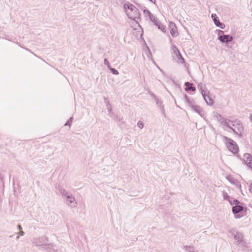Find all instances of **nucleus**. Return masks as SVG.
<instances>
[{"mask_svg":"<svg viewBox=\"0 0 252 252\" xmlns=\"http://www.w3.org/2000/svg\"><path fill=\"white\" fill-rule=\"evenodd\" d=\"M124 7L128 18L132 19L137 23L138 20L140 19V14L138 9L131 3H125Z\"/></svg>","mask_w":252,"mask_h":252,"instance_id":"nucleus-1","label":"nucleus"},{"mask_svg":"<svg viewBox=\"0 0 252 252\" xmlns=\"http://www.w3.org/2000/svg\"><path fill=\"white\" fill-rule=\"evenodd\" d=\"M229 126L226 127L231 129L234 133L240 137H242L244 132V127L241 121L238 120H230L228 123Z\"/></svg>","mask_w":252,"mask_h":252,"instance_id":"nucleus-2","label":"nucleus"},{"mask_svg":"<svg viewBox=\"0 0 252 252\" xmlns=\"http://www.w3.org/2000/svg\"><path fill=\"white\" fill-rule=\"evenodd\" d=\"M222 140L229 151L234 154L238 152V146L233 139L225 136H223Z\"/></svg>","mask_w":252,"mask_h":252,"instance_id":"nucleus-3","label":"nucleus"},{"mask_svg":"<svg viewBox=\"0 0 252 252\" xmlns=\"http://www.w3.org/2000/svg\"><path fill=\"white\" fill-rule=\"evenodd\" d=\"M229 232L233 236L238 245L242 247L246 246L247 243L244 240L243 235L241 233L235 231L234 229H230Z\"/></svg>","mask_w":252,"mask_h":252,"instance_id":"nucleus-4","label":"nucleus"},{"mask_svg":"<svg viewBox=\"0 0 252 252\" xmlns=\"http://www.w3.org/2000/svg\"><path fill=\"white\" fill-rule=\"evenodd\" d=\"M217 32H218L219 36L218 39L222 43H228L232 41L233 37L232 36L227 34H224V32L218 30Z\"/></svg>","mask_w":252,"mask_h":252,"instance_id":"nucleus-5","label":"nucleus"},{"mask_svg":"<svg viewBox=\"0 0 252 252\" xmlns=\"http://www.w3.org/2000/svg\"><path fill=\"white\" fill-rule=\"evenodd\" d=\"M172 50L173 51V57L174 60L179 63H183L184 62V59L177 48L175 46H173Z\"/></svg>","mask_w":252,"mask_h":252,"instance_id":"nucleus-6","label":"nucleus"},{"mask_svg":"<svg viewBox=\"0 0 252 252\" xmlns=\"http://www.w3.org/2000/svg\"><path fill=\"white\" fill-rule=\"evenodd\" d=\"M33 243L36 246H47L48 239L46 236L34 239Z\"/></svg>","mask_w":252,"mask_h":252,"instance_id":"nucleus-7","label":"nucleus"},{"mask_svg":"<svg viewBox=\"0 0 252 252\" xmlns=\"http://www.w3.org/2000/svg\"><path fill=\"white\" fill-rule=\"evenodd\" d=\"M149 19L155 25L158 27V29L160 30L162 32H165V29L163 25L159 21L158 19L152 14L150 17Z\"/></svg>","mask_w":252,"mask_h":252,"instance_id":"nucleus-8","label":"nucleus"},{"mask_svg":"<svg viewBox=\"0 0 252 252\" xmlns=\"http://www.w3.org/2000/svg\"><path fill=\"white\" fill-rule=\"evenodd\" d=\"M215 117H216L217 121H218L221 124V125L225 127L229 126L228 123L230 120L224 118L221 115L218 113H216L215 115Z\"/></svg>","mask_w":252,"mask_h":252,"instance_id":"nucleus-9","label":"nucleus"},{"mask_svg":"<svg viewBox=\"0 0 252 252\" xmlns=\"http://www.w3.org/2000/svg\"><path fill=\"white\" fill-rule=\"evenodd\" d=\"M169 28L170 30V33L172 36L173 37H176L178 33L175 24L173 22H170L169 25Z\"/></svg>","mask_w":252,"mask_h":252,"instance_id":"nucleus-10","label":"nucleus"},{"mask_svg":"<svg viewBox=\"0 0 252 252\" xmlns=\"http://www.w3.org/2000/svg\"><path fill=\"white\" fill-rule=\"evenodd\" d=\"M226 179L231 184L235 185L236 187L241 189V185L240 182L239 181L231 177L230 176H227Z\"/></svg>","mask_w":252,"mask_h":252,"instance_id":"nucleus-11","label":"nucleus"},{"mask_svg":"<svg viewBox=\"0 0 252 252\" xmlns=\"http://www.w3.org/2000/svg\"><path fill=\"white\" fill-rule=\"evenodd\" d=\"M204 100L208 105H212L214 103L213 99L208 95L207 92L202 94Z\"/></svg>","mask_w":252,"mask_h":252,"instance_id":"nucleus-12","label":"nucleus"},{"mask_svg":"<svg viewBox=\"0 0 252 252\" xmlns=\"http://www.w3.org/2000/svg\"><path fill=\"white\" fill-rule=\"evenodd\" d=\"M191 109L201 117H204L203 109L199 106L195 104Z\"/></svg>","mask_w":252,"mask_h":252,"instance_id":"nucleus-13","label":"nucleus"},{"mask_svg":"<svg viewBox=\"0 0 252 252\" xmlns=\"http://www.w3.org/2000/svg\"><path fill=\"white\" fill-rule=\"evenodd\" d=\"M243 209V207L239 204L238 205H235L232 207V212L233 214H236L242 211Z\"/></svg>","mask_w":252,"mask_h":252,"instance_id":"nucleus-14","label":"nucleus"},{"mask_svg":"<svg viewBox=\"0 0 252 252\" xmlns=\"http://www.w3.org/2000/svg\"><path fill=\"white\" fill-rule=\"evenodd\" d=\"M184 99L186 103L191 108H192L195 105L194 101L192 100H190L189 97L188 96L187 94L184 95Z\"/></svg>","mask_w":252,"mask_h":252,"instance_id":"nucleus-15","label":"nucleus"},{"mask_svg":"<svg viewBox=\"0 0 252 252\" xmlns=\"http://www.w3.org/2000/svg\"><path fill=\"white\" fill-rule=\"evenodd\" d=\"M66 202L68 203V205H69L73 203H75L76 204L75 198L71 194H68L66 196Z\"/></svg>","mask_w":252,"mask_h":252,"instance_id":"nucleus-16","label":"nucleus"},{"mask_svg":"<svg viewBox=\"0 0 252 252\" xmlns=\"http://www.w3.org/2000/svg\"><path fill=\"white\" fill-rule=\"evenodd\" d=\"M185 85L186 86L185 90L187 92L188 91H192L194 92L196 90V89L194 87L192 86V84L190 83L189 82H186L185 83Z\"/></svg>","mask_w":252,"mask_h":252,"instance_id":"nucleus-17","label":"nucleus"},{"mask_svg":"<svg viewBox=\"0 0 252 252\" xmlns=\"http://www.w3.org/2000/svg\"><path fill=\"white\" fill-rule=\"evenodd\" d=\"M214 23L217 27H218L221 29H224L225 28V25L223 23L220 22L219 18L214 21Z\"/></svg>","mask_w":252,"mask_h":252,"instance_id":"nucleus-18","label":"nucleus"},{"mask_svg":"<svg viewBox=\"0 0 252 252\" xmlns=\"http://www.w3.org/2000/svg\"><path fill=\"white\" fill-rule=\"evenodd\" d=\"M198 89L200 91L201 94H203L204 93H206L207 91H205V89L206 87L204 85H203L202 83L198 84L197 86Z\"/></svg>","mask_w":252,"mask_h":252,"instance_id":"nucleus-19","label":"nucleus"},{"mask_svg":"<svg viewBox=\"0 0 252 252\" xmlns=\"http://www.w3.org/2000/svg\"><path fill=\"white\" fill-rule=\"evenodd\" d=\"M155 100L156 101L157 105L160 108L163 113L164 114L165 112H164V106H163V105H162V102L161 101H159V100L158 98L155 99Z\"/></svg>","mask_w":252,"mask_h":252,"instance_id":"nucleus-20","label":"nucleus"},{"mask_svg":"<svg viewBox=\"0 0 252 252\" xmlns=\"http://www.w3.org/2000/svg\"><path fill=\"white\" fill-rule=\"evenodd\" d=\"M59 191L61 193V194L63 196H66L69 193L67 192V191L65 189H63L62 187H60Z\"/></svg>","mask_w":252,"mask_h":252,"instance_id":"nucleus-21","label":"nucleus"},{"mask_svg":"<svg viewBox=\"0 0 252 252\" xmlns=\"http://www.w3.org/2000/svg\"><path fill=\"white\" fill-rule=\"evenodd\" d=\"M222 195L224 200H227L228 201H230V200L231 199L228 194L224 190L222 192Z\"/></svg>","mask_w":252,"mask_h":252,"instance_id":"nucleus-22","label":"nucleus"},{"mask_svg":"<svg viewBox=\"0 0 252 252\" xmlns=\"http://www.w3.org/2000/svg\"><path fill=\"white\" fill-rule=\"evenodd\" d=\"M229 203L231 205H238L240 204V201L237 199L232 200L231 199L229 201Z\"/></svg>","mask_w":252,"mask_h":252,"instance_id":"nucleus-23","label":"nucleus"},{"mask_svg":"<svg viewBox=\"0 0 252 252\" xmlns=\"http://www.w3.org/2000/svg\"><path fill=\"white\" fill-rule=\"evenodd\" d=\"M184 249L187 252H194L193 248L191 246H184Z\"/></svg>","mask_w":252,"mask_h":252,"instance_id":"nucleus-24","label":"nucleus"},{"mask_svg":"<svg viewBox=\"0 0 252 252\" xmlns=\"http://www.w3.org/2000/svg\"><path fill=\"white\" fill-rule=\"evenodd\" d=\"M109 69L111 71V72L113 74H115V75H118L119 74V72L115 68H112L111 67H110L109 68Z\"/></svg>","mask_w":252,"mask_h":252,"instance_id":"nucleus-25","label":"nucleus"},{"mask_svg":"<svg viewBox=\"0 0 252 252\" xmlns=\"http://www.w3.org/2000/svg\"><path fill=\"white\" fill-rule=\"evenodd\" d=\"M72 119H73V117H70L69 118V119L65 123V124H64V126H70L72 123Z\"/></svg>","mask_w":252,"mask_h":252,"instance_id":"nucleus-26","label":"nucleus"},{"mask_svg":"<svg viewBox=\"0 0 252 252\" xmlns=\"http://www.w3.org/2000/svg\"><path fill=\"white\" fill-rule=\"evenodd\" d=\"M143 13L145 15V16H146L147 15H148L149 17L152 14V13H151V12L147 9H144L143 10Z\"/></svg>","mask_w":252,"mask_h":252,"instance_id":"nucleus-27","label":"nucleus"},{"mask_svg":"<svg viewBox=\"0 0 252 252\" xmlns=\"http://www.w3.org/2000/svg\"><path fill=\"white\" fill-rule=\"evenodd\" d=\"M137 126L141 129L143 128L144 126V123L140 121H139L137 123Z\"/></svg>","mask_w":252,"mask_h":252,"instance_id":"nucleus-28","label":"nucleus"},{"mask_svg":"<svg viewBox=\"0 0 252 252\" xmlns=\"http://www.w3.org/2000/svg\"><path fill=\"white\" fill-rule=\"evenodd\" d=\"M17 229H18V230L20 231L19 234L21 236H23L24 234V232L22 230V227H21V226L20 225H18V226H17Z\"/></svg>","mask_w":252,"mask_h":252,"instance_id":"nucleus-29","label":"nucleus"},{"mask_svg":"<svg viewBox=\"0 0 252 252\" xmlns=\"http://www.w3.org/2000/svg\"><path fill=\"white\" fill-rule=\"evenodd\" d=\"M104 63L105 65H107V66L108 67V68H109L111 67V66L110 65V63L108 62V61L107 60V59H104Z\"/></svg>","mask_w":252,"mask_h":252,"instance_id":"nucleus-30","label":"nucleus"},{"mask_svg":"<svg viewBox=\"0 0 252 252\" xmlns=\"http://www.w3.org/2000/svg\"><path fill=\"white\" fill-rule=\"evenodd\" d=\"M211 17H212V18L213 21L218 18V16H217V15L216 14H212L211 15Z\"/></svg>","mask_w":252,"mask_h":252,"instance_id":"nucleus-31","label":"nucleus"},{"mask_svg":"<svg viewBox=\"0 0 252 252\" xmlns=\"http://www.w3.org/2000/svg\"><path fill=\"white\" fill-rule=\"evenodd\" d=\"M249 190L252 193V181H251L250 182L249 184Z\"/></svg>","mask_w":252,"mask_h":252,"instance_id":"nucleus-32","label":"nucleus"},{"mask_svg":"<svg viewBox=\"0 0 252 252\" xmlns=\"http://www.w3.org/2000/svg\"><path fill=\"white\" fill-rule=\"evenodd\" d=\"M13 191H14V193L15 194L16 193V188L14 187V186H15L14 178H13Z\"/></svg>","mask_w":252,"mask_h":252,"instance_id":"nucleus-33","label":"nucleus"},{"mask_svg":"<svg viewBox=\"0 0 252 252\" xmlns=\"http://www.w3.org/2000/svg\"><path fill=\"white\" fill-rule=\"evenodd\" d=\"M107 109L110 112L111 111V106H110V105L109 104H107Z\"/></svg>","mask_w":252,"mask_h":252,"instance_id":"nucleus-34","label":"nucleus"},{"mask_svg":"<svg viewBox=\"0 0 252 252\" xmlns=\"http://www.w3.org/2000/svg\"><path fill=\"white\" fill-rule=\"evenodd\" d=\"M151 96H152V97L154 99H156V98H157V96H156L154 94H151Z\"/></svg>","mask_w":252,"mask_h":252,"instance_id":"nucleus-35","label":"nucleus"},{"mask_svg":"<svg viewBox=\"0 0 252 252\" xmlns=\"http://www.w3.org/2000/svg\"><path fill=\"white\" fill-rule=\"evenodd\" d=\"M149 1L152 2L154 4H156V0H149Z\"/></svg>","mask_w":252,"mask_h":252,"instance_id":"nucleus-36","label":"nucleus"},{"mask_svg":"<svg viewBox=\"0 0 252 252\" xmlns=\"http://www.w3.org/2000/svg\"><path fill=\"white\" fill-rule=\"evenodd\" d=\"M235 217L236 218H241V216H240L239 215H235Z\"/></svg>","mask_w":252,"mask_h":252,"instance_id":"nucleus-37","label":"nucleus"}]
</instances>
